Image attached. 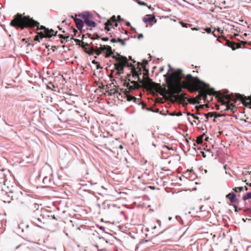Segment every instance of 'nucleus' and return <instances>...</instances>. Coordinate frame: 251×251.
I'll return each mask as SVG.
<instances>
[{
	"mask_svg": "<svg viewBox=\"0 0 251 251\" xmlns=\"http://www.w3.org/2000/svg\"><path fill=\"white\" fill-rule=\"evenodd\" d=\"M249 199H251V192L248 193L245 196H243V199L246 201Z\"/></svg>",
	"mask_w": 251,
	"mask_h": 251,
	"instance_id": "obj_26",
	"label": "nucleus"
},
{
	"mask_svg": "<svg viewBox=\"0 0 251 251\" xmlns=\"http://www.w3.org/2000/svg\"><path fill=\"white\" fill-rule=\"evenodd\" d=\"M39 35H37V36H36L35 37V38H34V40H36V41H38L39 42H40V41L39 40Z\"/></svg>",
	"mask_w": 251,
	"mask_h": 251,
	"instance_id": "obj_43",
	"label": "nucleus"
},
{
	"mask_svg": "<svg viewBox=\"0 0 251 251\" xmlns=\"http://www.w3.org/2000/svg\"><path fill=\"white\" fill-rule=\"evenodd\" d=\"M111 57L117 61V63L114 64L115 69L118 71L116 74L120 75L121 72H123L125 66L134 67L131 63L128 62L126 57L121 55L118 54V57L116 55L112 54Z\"/></svg>",
	"mask_w": 251,
	"mask_h": 251,
	"instance_id": "obj_5",
	"label": "nucleus"
},
{
	"mask_svg": "<svg viewBox=\"0 0 251 251\" xmlns=\"http://www.w3.org/2000/svg\"><path fill=\"white\" fill-rule=\"evenodd\" d=\"M92 63L94 64H97L99 63L97 61H95V60L92 61Z\"/></svg>",
	"mask_w": 251,
	"mask_h": 251,
	"instance_id": "obj_50",
	"label": "nucleus"
},
{
	"mask_svg": "<svg viewBox=\"0 0 251 251\" xmlns=\"http://www.w3.org/2000/svg\"><path fill=\"white\" fill-rule=\"evenodd\" d=\"M44 220V218L42 216H41L39 218H36L34 217L33 220H31L32 222L34 223L37 226H38L39 227L45 228L46 227H44V222L43 221Z\"/></svg>",
	"mask_w": 251,
	"mask_h": 251,
	"instance_id": "obj_10",
	"label": "nucleus"
},
{
	"mask_svg": "<svg viewBox=\"0 0 251 251\" xmlns=\"http://www.w3.org/2000/svg\"><path fill=\"white\" fill-rule=\"evenodd\" d=\"M226 197L230 200L231 203H235L237 201L236 195L233 192L229 193Z\"/></svg>",
	"mask_w": 251,
	"mask_h": 251,
	"instance_id": "obj_13",
	"label": "nucleus"
},
{
	"mask_svg": "<svg viewBox=\"0 0 251 251\" xmlns=\"http://www.w3.org/2000/svg\"><path fill=\"white\" fill-rule=\"evenodd\" d=\"M224 168L225 170H226V165H225L224 166Z\"/></svg>",
	"mask_w": 251,
	"mask_h": 251,
	"instance_id": "obj_59",
	"label": "nucleus"
},
{
	"mask_svg": "<svg viewBox=\"0 0 251 251\" xmlns=\"http://www.w3.org/2000/svg\"><path fill=\"white\" fill-rule=\"evenodd\" d=\"M154 19H155V17L154 16H151V15H147L146 17H144L143 18V21L145 23H151Z\"/></svg>",
	"mask_w": 251,
	"mask_h": 251,
	"instance_id": "obj_14",
	"label": "nucleus"
},
{
	"mask_svg": "<svg viewBox=\"0 0 251 251\" xmlns=\"http://www.w3.org/2000/svg\"><path fill=\"white\" fill-rule=\"evenodd\" d=\"M104 87L105 86L103 84H101L99 86V87L100 88V89H103L104 88Z\"/></svg>",
	"mask_w": 251,
	"mask_h": 251,
	"instance_id": "obj_44",
	"label": "nucleus"
},
{
	"mask_svg": "<svg viewBox=\"0 0 251 251\" xmlns=\"http://www.w3.org/2000/svg\"><path fill=\"white\" fill-rule=\"evenodd\" d=\"M163 151H166V150H173V149L172 147H170L166 145H164L162 146Z\"/></svg>",
	"mask_w": 251,
	"mask_h": 251,
	"instance_id": "obj_27",
	"label": "nucleus"
},
{
	"mask_svg": "<svg viewBox=\"0 0 251 251\" xmlns=\"http://www.w3.org/2000/svg\"><path fill=\"white\" fill-rule=\"evenodd\" d=\"M83 20L77 18L75 17L74 18V21L75 22V24L76 25V27L77 29L79 30H81L83 27Z\"/></svg>",
	"mask_w": 251,
	"mask_h": 251,
	"instance_id": "obj_12",
	"label": "nucleus"
},
{
	"mask_svg": "<svg viewBox=\"0 0 251 251\" xmlns=\"http://www.w3.org/2000/svg\"><path fill=\"white\" fill-rule=\"evenodd\" d=\"M101 39L103 41H107L109 40V39L108 37H103L101 38Z\"/></svg>",
	"mask_w": 251,
	"mask_h": 251,
	"instance_id": "obj_38",
	"label": "nucleus"
},
{
	"mask_svg": "<svg viewBox=\"0 0 251 251\" xmlns=\"http://www.w3.org/2000/svg\"><path fill=\"white\" fill-rule=\"evenodd\" d=\"M12 26L19 27L24 29L25 27H37V30H43V31L38 32L41 39L43 38H50L53 36H56L57 31H54L53 29H50L43 25L39 26V23L30 18L28 16H22L21 14H17L15 16L10 24Z\"/></svg>",
	"mask_w": 251,
	"mask_h": 251,
	"instance_id": "obj_2",
	"label": "nucleus"
},
{
	"mask_svg": "<svg viewBox=\"0 0 251 251\" xmlns=\"http://www.w3.org/2000/svg\"><path fill=\"white\" fill-rule=\"evenodd\" d=\"M122 20H123V19L121 18V16H118L117 17V21H122Z\"/></svg>",
	"mask_w": 251,
	"mask_h": 251,
	"instance_id": "obj_45",
	"label": "nucleus"
},
{
	"mask_svg": "<svg viewBox=\"0 0 251 251\" xmlns=\"http://www.w3.org/2000/svg\"><path fill=\"white\" fill-rule=\"evenodd\" d=\"M169 69L168 71H169V73L171 71H173V69L171 67L170 65H169Z\"/></svg>",
	"mask_w": 251,
	"mask_h": 251,
	"instance_id": "obj_47",
	"label": "nucleus"
},
{
	"mask_svg": "<svg viewBox=\"0 0 251 251\" xmlns=\"http://www.w3.org/2000/svg\"><path fill=\"white\" fill-rule=\"evenodd\" d=\"M181 115H182V113L181 112H179L176 114V116H180Z\"/></svg>",
	"mask_w": 251,
	"mask_h": 251,
	"instance_id": "obj_49",
	"label": "nucleus"
},
{
	"mask_svg": "<svg viewBox=\"0 0 251 251\" xmlns=\"http://www.w3.org/2000/svg\"><path fill=\"white\" fill-rule=\"evenodd\" d=\"M117 19L115 16H113L111 17V18L107 20V21L104 24L105 25V29L107 31H110V29L109 28V26H111L113 27H117L118 26V24L116 23Z\"/></svg>",
	"mask_w": 251,
	"mask_h": 251,
	"instance_id": "obj_8",
	"label": "nucleus"
},
{
	"mask_svg": "<svg viewBox=\"0 0 251 251\" xmlns=\"http://www.w3.org/2000/svg\"><path fill=\"white\" fill-rule=\"evenodd\" d=\"M204 30L207 33H210L211 32V29L210 27H207L204 29Z\"/></svg>",
	"mask_w": 251,
	"mask_h": 251,
	"instance_id": "obj_36",
	"label": "nucleus"
},
{
	"mask_svg": "<svg viewBox=\"0 0 251 251\" xmlns=\"http://www.w3.org/2000/svg\"><path fill=\"white\" fill-rule=\"evenodd\" d=\"M132 37H130V38H132ZM130 37H128L127 38H125L124 39H122L120 38H118V41L117 42L120 43V44L123 46H125L126 45V42L129 40Z\"/></svg>",
	"mask_w": 251,
	"mask_h": 251,
	"instance_id": "obj_19",
	"label": "nucleus"
},
{
	"mask_svg": "<svg viewBox=\"0 0 251 251\" xmlns=\"http://www.w3.org/2000/svg\"><path fill=\"white\" fill-rule=\"evenodd\" d=\"M235 107L233 104H228L226 105V108L224 109V110L227 111L229 110H231V111H233V109Z\"/></svg>",
	"mask_w": 251,
	"mask_h": 251,
	"instance_id": "obj_21",
	"label": "nucleus"
},
{
	"mask_svg": "<svg viewBox=\"0 0 251 251\" xmlns=\"http://www.w3.org/2000/svg\"><path fill=\"white\" fill-rule=\"evenodd\" d=\"M220 116H221V115H220V114H218V113H217V114H215V115H214V118H218V117H220Z\"/></svg>",
	"mask_w": 251,
	"mask_h": 251,
	"instance_id": "obj_46",
	"label": "nucleus"
},
{
	"mask_svg": "<svg viewBox=\"0 0 251 251\" xmlns=\"http://www.w3.org/2000/svg\"><path fill=\"white\" fill-rule=\"evenodd\" d=\"M118 41V39H116L115 38H112L111 40V42L112 43H117Z\"/></svg>",
	"mask_w": 251,
	"mask_h": 251,
	"instance_id": "obj_39",
	"label": "nucleus"
},
{
	"mask_svg": "<svg viewBox=\"0 0 251 251\" xmlns=\"http://www.w3.org/2000/svg\"><path fill=\"white\" fill-rule=\"evenodd\" d=\"M166 79H168L169 77H171L174 80V74H170L169 71L164 75Z\"/></svg>",
	"mask_w": 251,
	"mask_h": 251,
	"instance_id": "obj_24",
	"label": "nucleus"
},
{
	"mask_svg": "<svg viewBox=\"0 0 251 251\" xmlns=\"http://www.w3.org/2000/svg\"><path fill=\"white\" fill-rule=\"evenodd\" d=\"M37 204L36 200L27 195H22L18 202V206L21 210L29 212Z\"/></svg>",
	"mask_w": 251,
	"mask_h": 251,
	"instance_id": "obj_4",
	"label": "nucleus"
},
{
	"mask_svg": "<svg viewBox=\"0 0 251 251\" xmlns=\"http://www.w3.org/2000/svg\"><path fill=\"white\" fill-rule=\"evenodd\" d=\"M245 188L246 191L248 190V188L247 187H246V186L245 187Z\"/></svg>",
	"mask_w": 251,
	"mask_h": 251,
	"instance_id": "obj_60",
	"label": "nucleus"
},
{
	"mask_svg": "<svg viewBox=\"0 0 251 251\" xmlns=\"http://www.w3.org/2000/svg\"><path fill=\"white\" fill-rule=\"evenodd\" d=\"M181 90L176 89L175 90L174 93L176 94V98L181 103H182L184 105L187 104V101H189V99L185 97L186 95V94H179Z\"/></svg>",
	"mask_w": 251,
	"mask_h": 251,
	"instance_id": "obj_7",
	"label": "nucleus"
},
{
	"mask_svg": "<svg viewBox=\"0 0 251 251\" xmlns=\"http://www.w3.org/2000/svg\"><path fill=\"white\" fill-rule=\"evenodd\" d=\"M204 135H205L204 134H203L200 136H199L197 138V139L196 140V142L197 143V144H200V145H201L202 144V142H203L202 139Z\"/></svg>",
	"mask_w": 251,
	"mask_h": 251,
	"instance_id": "obj_22",
	"label": "nucleus"
},
{
	"mask_svg": "<svg viewBox=\"0 0 251 251\" xmlns=\"http://www.w3.org/2000/svg\"><path fill=\"white\" fill-rule=\"evenodd\" d=\"M217 109H220V106L219 105L217 106Z\"/></svg>",
	"mask_w": 251,
	"mask_h": 251,
	"instance_id": "obj_61",
	"label": "nucleus"
},
{
	"mask_svg": "<svg viewBox=\"0 0 251 251\" xmlns=\"http://www.w3.org/2000/svg\"><path fill=\"white\" fill-rule=\"evenodd\" d=\"M217 114V112H208L207 114H204V116L205 117V119L204 120L205 122H207L208 121V119L209 117H214V115Z\"/></svg>",
	"mask_w": 251,
	"mask_h": 251,
	"instance_id": "obj_16",
	"label": "nucleus"
},
{
	"mask_svg": "<svg viewBox=\"0 0 251 251\" xmlns=\"http://www.w3.org/2000/svg\"><path fill=\"white\" fill-rule=\"evenodd\" d=\"M102 51H101V50H100L99 48H98L97 47H96V49L95 50V53H96L97 55H100V54H101L102 53Z\"/></svg>",
	"mask_w": 251,
	"mask_h": 251,
	"instance_id": "obj_29",
	"label": "nucleus"
},
{
	"mask_svg": "<svg viewBox=\"0 0 251 251\" xmlns=\"http://www.w3.org/2000/svg\"><path fill=\"white\" fill-rule=\"evenodd\" d=\"M143 37H144V36H143V34H142V33H141V34H139L138 35V39L139 40H140L141 38H143Z\"/></svg>",
	"mask_w": 251,
	"mask_h": 251,
	"instance_id": "obj_40",
	"label": "nucleus"
},
{
	"mask_svg": "<svg viewBox=\"0 0 251 251\" xmlns=\"http://www.w3.org/2000/svg\"><path fill=\"white\" fill-rule=\"evenodd\" d=\"M99 49L103 51H111V47L108 45H100V47Z\"/></svg>",
	"mask_w": 251,
	"mask_h": 251,
	"instance_id": "obj_17",
	"label": "nucleus"
},
{
	"mask_svg": "<svg viewBox=\"0 0 251 251\" xmlns=\"http://www.w3.org/2000/svg\"><path fill=\"white\" fill-rule=\"evenodd\" d=\"M192 116L195 119H196L197 120H198L199 122L200 123L201 121L199 120V117H198V116H196L194 114H192Z\"/></svg>",
	"mask_w": 251,
	"mask_h": 251,
	"instance_id": "obj_37",
	"label": "nucleus"
},
{
	"mask_svg": "<svg viewBox=\"0 0 251 251\" xmlns=\"http://www.w3.org/2000/svg\"><path fill=\"white\" fill-rule=\"evenodd\" d=\"M75 41L76 42V43H78V42H80V40L79 39H76L75 40Z\"/></svg>",
	"mask_w": 251,
	"mask_h": 251,
	"instance_id": "obj_58",
	"label": "nucleus"
},
{
	"mask_svg": "<svg viewBox=\"0 0 251 251\" xmlns=\"http://www.w3.org/2000/svg\"><path fill=\"white\" fill-rule=\"evenodd\" d=\"M243 181L244 182H246V184H247V185H248L250 186V187H251V183H248V182H247V179H245V180H243Z\"/></svg>",
	"mask_w": 251,
	"mask_h": 251,
	"instance_id": "obj_41",
	"label": "nucleus"
},
{
	"mask_svg": "<svg viewBox=\"0 0 251 251\" xmlns=\"http://www.w3.org/2000/svg\"><path fill=\"white\" fill-rule=\"evenodd\" d=\"M138 67L135 68V67H133L131 69V73L132 77L134 79L137 78L138 82L136 81H131L132 85H130L128 82H125L124 86L127 87L130 91L137 89L141 87H143L146 89H152L154 87L155 83L153 82L148 75L149 71L147 70L146 74L144 75V80L141 79L140 75H142V70L140 67L141 63L138 62Z\"/></svg>",
	"mask_w": 251,
	"mask_h": 251,
	"instance_id": "obj_3",
	"label": "nucleus"
},
{
	"mask_svg": "<svg viewBox=\"0 0 251 251\" xmlns=\"http://www.w3.org/2000/svg\"><path fill=\"white\" fill-rule=\"evenodd\" d=\"M58 36H59L60 38H63V39H68L69 38V36H70L69 34L65 35H64L63 34H59Z\"/></svg>",
	"mask_w": 251,
	"mask_h": 251,
	"instance_id": "obj_31",
	"label": "nucleus"
},
{
	"mask_svg": "<svg viewBox=\"0 0 251 251\" xmlns=\"http://www.w3.org/2000/svg\"><path fill=\"white\" fill-rule=\"evenodd\" d=\"M120 148L121 149H122V148H123V146H122V145H121V146H120Z\"/></svg>",
	"mask_w": 251,
	"mask_h": 251,
	"instance_id": "obj_64",
	"label": "nucleus"
},
{
	"mask_svg": "<svg viewBox=\"0 0 251 251\" xmlns=\"http://www.w3.org/2000/svg\"><path fill=\"white\" fill-rule=\"evenodd\" d=\"M192 113H190V112H187V115L188 116L190 115V116H192Z\"/></svg>",
	"mask_w": 251,
	"mask_h": 251,
	"instance_id": "obj_53",
	"label": "nucleus"
},
{
	"mask_svg": "<svg viewBox=\"0 0 251 251\" xmlns=\"http://www.w3.org/2000/svg\"><path fill=\"white\" fill-rule=\"evenodd\" d=\"M138 3L140 5L145 6L147 5V3H145V2L140 0H138Z\"/></svg>",
	"mask_w": 251,
	"mask_h": 251,
	"instance_id": "obj_35",
	"label": "nucleus"
},
{
	"mask_svg": "<svg viewBox=\"0 0 251 251\" xmlns=\"http://www.w3.org/2000/svg\"><path fill=\"white\" fill-rule=\"evenodd\" d=\"M226 46H227L228 47L231 48L232 50H235L236 48H240V46L238 45V46L237 47H235V43L232 42H230L229 41H226Z\"/></svg>",
	"mask_w": 251,
	"mask_h": 251,
	"instance_id": "obj_15",
	"label": "nucleus"
},
{
	"mask_svg": "<svg viewBox=\"0 0 251 251\" xmlns=\"http://www.w3.org/2000/svg\"><path fill=\"white\" fill-rule=\"evenodd\" d=\"M234 207H235V212H238V209H237V207H236V206H234Z\"/></svg>",
	"mask_w": 251,
	"mask_h": 251,
	"instance_id": "obj_55",
	"label": "nucleus"
},
{
	"mask_svg": "<svg viewBox=\"0 0 251 251\" xmlns=\"http://www.w3.org/2000/svg\"><path fill=\"white\" fill-rule=\"evenodd\" d=\"M81 46L83 48H85V47H88L89 46V44L88 43H85L83 41H81Z\"/></svg>",
	"mask_w": 251,
	"mask_h": 251,
	"instance_id": "obj_34",
	"label": "nucleus"
},
{
	"mask_svg": "<svg viewBox=\"0 0 251 251\" xmlns=\"http://www.w3.org/2000/svg\"><path fill=\"white\" fill-rule=\"evenodd\" d=\"M237 99L239 100L245 106H248L250 108L251 107V101L250 99H247L240 94L237 95Z\"/></svg>",
	"mask_w": 251,
	"mask_h": 251,
	"instance_id": "obj_11",
	"label": "nucleus"
},
{
	"mask_svg": "<svg viewBox=\"0 0 251 251\" xmlns=\"http://www.w3.org/2000/svg\"><path fill=\"white\" fill-rule=\"evenodd\" d=\"M79 16L81 17L85 24L88 26L93 27L97 26V24L94 21L91 20V19L93 18V16L90 13L85 12L79 15Z\"/></svg>",
	"mask_w": 251,
	"mask_h": 251,
	"instance_id": "obj_6",
	"label": "nucleus"
},
{
	"mask_svg": "<svg viewBox=\"0 0 251 251\" xmlns=\"http://www.w3.org/2000/svg\"><path fill=\"white\" fill-rule=\"evenodd\" d=\"M126 25L127 26H130V23L129 22H126Z\"/></svg>",
	"mask_w": 251,
	"mask_h": 251,
	"instance_id": "obj_51",
	"label": "nucleus"
},
{
	"mask_svg": "<svg viewBox=\"0 0 251 251\" xmlns=\"http://www.w3.org/2000/svg\"><path fill=\"white\" fill-rule=\"evenodd\" d=\"M128 33V31H126H126H125V33H126V34H127Z\"/></svg>",
	"mask_w": 251,
	"mask_h": 251,
	"instance_id": "obj_62",
	"label": "nucleus"
},
{
	"mask_svg": "<svg viewBox=\"0 0 251 251\" xmlns=\"http://www.w3.org/2000/svg\"><path fill=\"white\" fill-rule=\"evenodd\" d=\"M43 182L45 185L50 184L51 182L50 176H44L43 179Z\"/></svg>",
	"mask_w": 251,
	"mask_h": 251,
	"instance_id": "obj_18",
	"label": "nucleus"
},
{
	"mask_svg": "<svg viewBox=\"0 0 251 251\" xmlns=\"http://www.w3.org/2000/svg\"><path fill=\"white\" fill-rule=\"evenodd\" d=\"M148 64V61L147 60H144L142 62V67L147 72L148 70L146 69V66Z\"/></svg>",
	"mask_w": 251,
	"mask_h": 251,
	"instance_id": "obj_28",
	"label": "nucleus"
},
{
	"mask_svg": "<svg viewBox=\"0 0 251 251\" xmlns=\"http://www.w3.org/2000/svg\"><path fill=\"white\" fill-rule=\"evenodd\" d=\"M243 174L244 176H245V179H246L248 176L251 175V171H245L244 172H243Z\"/></svg>",
	"mask_w": 251,
	"mask_h": 251,
	"instance_id": "obj_25",
	"label": "nucleus"
},
{
	"mask_svg": "<svg viewBox=\"0 0 251 251\" xmlns=\"http://www.w3.org/2000/svg\"><path fill=\"white\" fill-rule=\"evenodd\" d=\"M107 52L104 55L105 58H108L111 56L112 54H113V52L115 51V50H112L111 49V51H106Z\"/></svg>",
	"mask_w": 251,
	"mask_h": 251,
	"instance_id": "obj_23",
	"label": "nucleus"
},
{
	"mask_svg": "<svg viewBox=\"0 0 251 251\" xmlns=\"http://www.w3.org/2000/svg\"><path fill=\"white\" fill-rule=\"evenodd\" d=\"M85 51L90 55L93 54L94 53H95V50L93 48H91L90 50H85Z\"/></svg>",
	"mask_w": 251,
	"mask_h": 251,
	"instance_id": "obj_30",
	"label": "nucleus"
},
{
	"mask_svg": "<svg viewBox=\"0 0 251 251\" xmlns=\"http://www.w3.org/2000/svg\"><path fill=\"white\" fill-rule=\"evenodd\" d=\"M129 59L130 60H132V58H131V56H129ZM133 62L134 63H135V61L133 60Z\"/></svg>",
	"mask_w": 251,
	"mask_h": 251,
	"instance_id": "obj_56",
	"label": "nucleus"
},
{
	"mask_svg": "<svg viewBox=\"0 0 251 251\" xmlns=\"http://www.w3.org/2000/svg\"><path fill=\"white\" fill-rule=\"evenodd\" d=\"M100 68H101V67H100V64H99V63H98V64H97V69H100Z\"/></svg>",
	"mask_w": 251,
	"mask_h": 251,
	"instance_id": "obj_48",
	"label": "nucleus"
},
{
	"mask_svg": "<svg viewBox=\"0 0 251 251\" xmlns=\"http://www.w3.org/2000/svg\"><path fill=\"white\" fill-rule=\"evenodd\" d=\"M163 70V68H161L160 69V71H162Z\"/></svg>",
	"mask_w": 251,
	"mask_h": 251,
	"instance_id": "obj_63",
	"label": "nucleus"
},
{
	"mask_svg": "<svg viewBox=\"0 0 251 251\" xmlns=\"http://www.w3.org/2000/svg\"><path fill=\"white\" fill-rule=\"evenodd\" d=\"M31 220H33L34 217L36 218L40 217L42 216L41 211L39 209V205L38 204L30 211Z\"/></svg>",
	"mask_w": 251,
	"mask_h": 251,
	"instance_id": "obj_9",
	"label": "nucleus"
},
{
	"mask_svg": "<svg viewBox=\"0 0 251 251\" xmlns=\"http://www.w3.org/2000/svg\"><path fill=\"white\" fill-rule=\"evenodd\" d=\"M180 23L183 27H187V24L186 23H184L183 22H180Z\"/></svg>",
	"mask_w": 251,
	"mask_h": 251,
	"instance_id": "obj_42",
	"label": "nucleus"
},
{
	"mask_svg": "<svg viewBox=\"0 0 251 251\" xmlns=\"http://www.w3.org/2000/svg\"><path fill=\"white\" fill-rule=\"evenodd\" d=\"M218 32H220V33H221V29L220 28H218L216 29Z\"/></svg>",
	"mask_w": 251,
	"mask_h": 251,
	"instance_id": "obj_52",
	"label": "nucleus"
},
{
	"mask_svg": "<svg viewBox=\"0 0 251 251\" xmlns=\"http://www.w3.org/2000/svg\"><path fill=\"white\" fill-rule=\"evenodd\" d=\"M243 189V187H235L233 189V190L235 192H238V191H242Z\"/></svg>",
	"mask_w": 251,
	"mask_h": 251,
	"instance_id": "obj_32",
	"label": "nucleus"
},
{
	"mask_svg": "<svg viewBox=\"0 0 251 251\" xmlns=\"http://www.w3.org/2000/svg\"><path fill=\"white\" fill-rule=\"evenodd\" d=\"M126 100L128 101H133L134 102H135L137 100V99L134 96L126 94Z\"/></svg>",
	"mask_w": 251,
	"mask_h": 251,
	"instance_id": "obj_20",
	"label": "nucleus"
},
{
	"mask_svg": "<svg viewBox=\"0 0 251 251\" xmlns=\"http://www.w3.org/2000/svg\"><path fill=\"white\" fill-rule=\"evenodd\" d=\"M181 69H177L174 74V80L180 81L181 78L184 79L182 82L183 87L191 92H199L198 97L201 100L203 97L204 100L207 98V95L211 96L215 94L216 92L213 88H210L209 85L201 80L197 76L194 77L191 75H185L182 73Z\"/></svg>",
	"mask_w": 251,
	"mask_h": 251,
	"instance_id": "obj_1",
	"label": "nucleus"
},
{
	"mask_svg": "<svg viewBox=\"0 0 251 251\" xmlns=\"http://www.w3.org/2000/svg\"><path fill=\"white\" fill-rule=\"evenodd\" d=\"M131 30H133L135 31V32H136V30H135V28L133 27H131Z\"/></svg>",
	"mask_w": 251,
	"mask_h": 251,
	"instance_id": "obj_54",
	"label": "nucleus"
},
{
	"mask_svg": "<svg viewBox=\"0 0 251 251\" xmlns=\"http://www.w3.org/2000/svg\"><path fill=\"white\" fill-rule=\"evenodd\" d=\"M213 35L215 36V37H217V35L215 33L214 31L213 32Z\"/></svg>",
	"mask_w": 251,
	"mask_h": 251,
	"instance_id": "obj_57",
	"label": "nucleus"
},
{
	"mask_svg": "<svg viewBox=\"0 0 251 251\" xmlns=\"http://www.w3.org/2000/svg\"><path fill=\"white\" fill-rule=\"evenodd\" d=\"M92 40L101 39V38L97 34L94 35L93 37H91Z\"/></svg>",
	"mask_w": 251,
	"mask_h": 251,
	"instance_id": "obj_33",
	"label": "nucleus"
}]
</instances>
